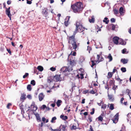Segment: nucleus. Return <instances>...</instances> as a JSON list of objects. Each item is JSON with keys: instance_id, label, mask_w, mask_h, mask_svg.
Masks as SVG:
<instances>
[{"instance_id": "f257e3e1", "label": "nucleus", "mask_w": 131, "mask_h": 131, "mask_svg": "<svg viewBox=\"0 0 131 131\" xmlns=\"http://www.w3.org/2000/svg\"><path fill=\"white\" fill-rule=\"evenodd\" d=\"M71 7L74 13L79 12L83 9V6L81 2H78L71 5Z\"/></svg>"}, {"instance_id": "f03ea898", "label": "nucleus", "mask_w": 131, "mask_h": 131, "mask_svg": "<svg viewBox=\"0 0 131 131\" xmlns=\"http://www.w3.org/2000/svg\"><path fill=\"white\" fill-rule=\"evenodd\" d=\"M30 109L31 111H35L37 110V108L35 102H32Z\"/></svg>"}, {"instance_id": "7ed1b4c3", "label": "nucleus", "mask_w": 131, "mask_h": 131, "mask_svg": "<svg viewBox=\"0 0 131 131\" xmlns=\"http://www.w3.org/2000/svg\"><path fill=\"white\" fill-rule=\"evenodd\" d=\"M69 44H72L75 42L74 40V36H72L69 37Z\"/></svg>"}, {"instance_id": "20e7f679", "label": "nucleus", "mask_w": 131, "mask_h": 131, "mask_svg": "<svg viewBox=\"0 0 131 131\" xmlns=\"http://www.w3.org/2000/svg\"><path fill=\"white\" fill-rule=\"evenodd\" d=\"M6 9V14L9 17L10 19H11L12 15L10 13V7H9L7 8L5 7Z\"/></svg>"}, {"instance_id": "39448f33", "label": "nucleus", "mask_w": 131, "mask_h": 131, "mask_svg": "<svg viewBox=\"0 0 131 131\" xmlns=\"http://www.w3.org/2000/svg\"><path fill=\"white\" fill-rule=\"evenodd\" d=\"M83 30V27L82 25L79 26L78 27H76V30L75 32H77V31L79 32H81Z\"/></svg>"}, {"instance_id": "423d86ee", "label": "nucleus", "mask_w": 131, "mask_h": 131, "mask_svg": "<svg viewBox=\"0 0 131 131\" xmlns=\"http://www.w3.org/2000/svg\"><path fill=\"white\" fill-rule=\"evenodd\" d=\"M70 60V64L71 65H74L75 64L77 60L75 58H72Z\"/></svg>"}, {"instance_id": "0eeeda50", "label": "nucleus", "mask_w": 131, "mask_h": 131, "mask_svg": "<svg viewBox=\"0 0 131 131\" xmlns=\"http://www.w3.org/2000/svg\"><path fill=\"white\" fill-rule=\"evenodd\" d=\"M119 39V38L117 37H114L113 39V41L114 43L116 45H117L118 43Z\"/></svg>"}, {"instance_id": "6e6552de", "label": "nucleus", "mask_w": 131, "mask_h": 131, "mask_svg": "<svg viewBox=\"0 0 131 131\" xmlns=\"http://www.w3.org/2000/svg\"><path fill=\"white\" fill-rule=\"evenodd\" d=\"M70 17L69 16H67L65 19V21L64 22V25L65 26H67L68 24V21L69 20Z\"/></svg>"}, {"instance_id": "1a4fd4ad", "label": "nucleus", "mask_w": 131, "mask_h": 131, "mask_svg": "<svg viewBox=\"0 0 131 131\" xmlns=\"http://www.w3.org/2000/svg\"><path fill=\"white\" fill-rule=\"evenodd\" d=\"M73 47V49H74L75 51H77V49L78 48L79 44L77 45L76 43V42H74V43L72 44Z\"/></svg>"}, {"instance_id": "9d476101", "label": "nucleus", "mask_w": 131, "mask_h": 131, "mask_svg": "<svg viewBox=\"0 0 131 131\" xmlns=\"http://www.w3.org/2000/svg\"><path fill=\"white\" fill-rule=\"evenodd\" d=\"M118 113L116 114L114 116V118L113 120V123H115L116 122H117L118 119Z\"/></svg>"}, {"instance_id": "9b49d317", "label": "nucleus", "mask_w": 131, "mask_h": 131, "mask_svg": "<svg viewBox=\"0 0 131 131\" xmlns=\"http://www.w3.org/2000/svg\"><path fill=\"white\" fill-rule=\"evenodd\" d=\"M54 79L57 81H60L61 80L60 75H55L54 77Z\"/></svg>"}, {"instance_id": "f8f14e48", "label": "nucleus", "mask_w": 131, "mask_h": 131, "mask_svg": "<svg viewBox=\"0 0 131 131\" xmlns=\"http://www.w3.org/2000/svg\"><path fill=\"white\" fill-rule=\"evenodd\" d=\"M108 98L111 101H113L114 100V98L113 97V95H110L108 93Z\"/></svg>"}, {"instance_id": "ddd939ff", "label": "nucleus", "mask_w": 131, "mask_h": 131, "mask_svg": "<svg viewBox=\"0 0 131 131\" xmlns=\"http://www.w3.org/2000/svg\"><path fill=\"white\" fill-rule=\"evenodd\" d=\"M44 96L42 93H41L39 94L38 96V97L40 101H41L43 99Z\"/></svg>"}, {"instance_id": "4468645a", "label": "nucleus", "mask_w": 131, "mask_h": 131, "mask_svg": "<svg viewBox=\"0 0 131 131\" xmlns=\"http://www.w3.org/2000/svg\"><path fill=\"white\" fill-rule=\"evenodd\" d=\"M127 121L131 124V113H129L127 115Z\"/></svg>"}, {"instance_id": "2eb2a0df", "label": "nucleus", "mask_w": 131, "mask_h": 131, "mask_svg": "<svg viewBox=\"0 0 131 131\" xmlns=\"http://www.w3.org/2000/svg\"><path fill=\"white\" fill-rule=\"evenodd\" d=\"M62 71L64 72H68V68L67 67H64L61 69Z\"/></svg>"}, {"instance_id": "dca6fc26", "label": "nucleus", "mask_w": 131, "mask_h": 131, "mask_svg": "<svg viewBox=\"0 0 131 131\" xmlns=\"http://www.w3.org/2000/svg\"><path fill=\"white\" fill-rule=\"evenodd\" d=\"M128 61V59H122L121 60V62H122L123 64L127 63Z\"/></svg>"}, {"instance_id": "f3484780", "label": "nucleus", "mask_w": 131, "mask_h": 131, "mask_svg": "<svg viewBox=\"0 0 131 131\" xmlns=\"http://www.w3.org/2000/svg\"><path fill=\"white\" fill-rule=\"evenodd\" d=\"M91 19H90V18L89 19V21L90 23H94V18L93 16L91 17H90Z\"/></svg>"}, {"instance_id": "a211bd4d", "label": "nucleus", "mask_w": 131, "mask_h": 131, "mask_svg": "<svg viewBox=\"0 0 131 131\" xmlns=\"http://www.w3.org/2000/svg\"><path fill=\"white\" fill-rule=\"evenodd\" d=\"M35 115L37 121H41V119L39 116V114L36 113V114Z\"/></svg>"}, {"instance_id": "6ab92c4d", "label": "nucleus", "mask_w": 131, "mask_h": 131, "mask_svg": "<svg viewBox=\"0 0 131 131\" xmlns=\"http://www.w3.org/2000/svg\"><path fill=\"white\" fill-rule=\"evenodd\" d=\"M82 25L81 22L80 21H77L76 23V27Z\"/></svg>"}, {"instance_id": "aec40b11", "label": "nucleus", "mask_w": 131, "mask_h": 131, "mask_svg": "<svg viewBox=\"0 0 131 131\" xmlns=\"http://www.w3.org/2000/svg\"><path fill=\"white\" fill-rule=\"evenodd\" d=\"M37 69L40 71H42L43 70V68L41 66H39L37 68Z\"/></svg>"}, {"instance_id": "412c9836", "label": "nucleus", "mask_w": 131, "mask_h": 131, "mask_svg": "<svg viewBox=\"0 0 131 131\" xmlns=\"http://www.w3.org/2000/svg\"><path fill=\"white\" fill-rule=\"evenodd\" d=\"M113 73L112 72H109L108 74L107 78H111L113 75Z\"/></svg>"}, {"instance_id": "4be33fe9", "label": "nucleus", "mask_w": 131, "mask_h": 131, "mask_svg": "<svg viewBox=\"0 0 131 131\" xmlns=\"http://www.w3.org/2000/svg\"><path fill=\"white\" fill-rule=\"evenodd\" d=\"M100 55H97V58L98 60V61L99 62H100L101 61H102L103 60V58H100Z\"/></svg>"}, {"instance_id": "5701e85b", "label": "nucleus", "mask_w": 131, "mask_h": 131, "mask_svg": "<svg viewBox=\"0 0 131 131\" xmlns=\"http://www.w3.org/2000/svg\"><path fill=\"white\" fill-rule=\"evenodd\" d=\"M119 12L120 14L122 15L124 13L123 8L122 7H121L119 9Z\"/></svg>"}, {"instance_id": "b1692460", "label": "nucleus", "mask_w": 131, "mask_h": 131, "mask_svg": "<svg viewBox=\"0 0 131 131\" xmlns=\"http://www.w3.org/2000/svg\"><path fill=\"white\" fill-rule=\"evenodd\" d=\"M25 96L26 95L25 94H22L20 97V99L23 100H24L25 99Z\"/></svg>"}, {"instance_id": "393cba45", "label": "nucleus", "mask_w": 131, "mask_h": 131, "mask_svg": "<svg viewBox=\"0 0 131 131\" xmlns=\"http://www.w3.org/2000/svg\"><path fill=\"white\" fill-rule=\"evenodd\" d=\"M108 58L109 59V61H112V57L111 54H109L108 56Z\"/></svg>"}, {"instance_id": "a878e982", "label": "nucleus", "mask_w": 131, "mask_h": 131, "mask_svg": "<svg viewBox=\"0 0 131 131\" xmlns=\"http://www.w3.org/2000/svg\"><path fill=\"white\" fill-rule=\"evenodd\" d=\"M109 108L111 110H113L114 109V105L113 104H110Z\"/></svg>"}, {"instance_id": "bb28decb", "label": "nucleus", "mask_w": 131, "mask_h": 131, "mask_svg": "<svg viewBox=\"0 0 131 131\" xmlns=\"http://www.w3.org/2000/svg\"><path fill=\"white\" fill-rule=\"evenodd\" d=\"M120 41H121L119 42V44H120L123 45H125L126 44V42L123 41L121 39Z\"/></svg>"}, {"instance_id": "cd10ccee", "label": "nucleus", "mask_w": 131, "mask_h": 131, "mask_svg": "<svg viewBox=\"0 0 131 131\" xmlns=\"http://www.w3.org/2000/svg\"><path fill=\"white\" fill-rule=\"evenodd\" d=\"M68 72H69L73 70V67L71 65L68 67Z\"/></svg>"}, {"instance_id": "c85d7f7f", "label": "nucleus", "mask_w": 131, "mask_h": 131, "mask_svg": "<svg viewBox=\"0 0 131 131\" xmlns=\"http://www.w3.org/2000/svg\"><path fill=\"white\" fill-rule=\"evenodd\" d=\"M72 51H71V53H70V54L68 56V59H69V58L70 57L71 55H72L73 56H76V53L75 52H73V53L72 54H71L72 53Z\"/></svg>"}, {"instance_id": "c756f323", "label": "nucleus", "mask_w": 131, "mask_h": 131, "mask_svg": "<svg viewBox=\"0 0 131 131\" xmlns=\"http://www.w3.org/2000/svg\"><path fill=\"white\" fill-rule=\"evenodd\" d=\"M107 19L108 18H107L105 17L103 20V22H105L106 24H108L109 21L108 20H107Z\"/></svg>"}, {"instance_id": "7c9ffc66", "label": "nucleus", "mask_w": 131, "mask_h": 131, "mask_svg": "<svg viewBox=\"0 0 131 131\" xmlns=\"http://www.w3.org/2000/svg\"><path fill=\"white\" fill-rule=\"evenodd\" d=\"M85 59L84 57L83 56H81L80 58V60L81 62H82Z\"/></svg>"}, {"instance_id": "2f4dec72", "label": "nucleus", "mask_w": 131, "mask_h": 131, "mask_svg": "<svg viewBox=\"0 0 131 131\" xmlns=\"http://www.w3.org/2000/svg\"><path fill=\"white\" fill-rule=\"evenodd\" d=\"M27 89L29 91H30L31 90V85H28L27 87Z\"/></svg>"}, {"instance_id": "473e14b6", "label": "nucleus", "mask_w": 131, "mask_h": 131, "mask_svg": "<svg viewBox=\"0 0 131 131\" xmlns=\"http://www.w3.org/2000/svg\"><path fill=\"white\" fill-rule=\"evenodd\" d=\"M77 128L76 126L73 125L71 127V130H75Z\"/></svg>"}, {"instance_id": "72a5a7b5", "label": "nucleus", "mask_w": 131, "mask_h": 131, "mask_svg": "<svg viewBox=\"0 0 131 131\" xmlns=\"http://www.w3.org/2000/svg\"><path fill=\"white\" fill-rule=\"evenodd\" d=\"M98 119L99 121H102L103 120V117L102 116H100L98 118Z\"/></svg>"}, {"instance_id": "f704fd0d", "label": "nucleus", "mask_w": 131, "mask_h": 131, "mask_svg": "<svg viewBox=\"0 0 131 131\" xmlns=\"http://www.w3.org/2000/svg\"><path fill=\"white\" fill-rule=\"evenodd\" d=\"M56 119L57 118L56 117H53L52 118V119L51 121V122L52 123L54 122V121L56 120Z\"/></svg>"}, {"instance_id": "c9c22d12", "label": "nucleus", "mask_w": 131, "mask_h": 131, "mask_svg": "<svg viewBox=\"0 0 131 131\" xmlns=\"http://www.w3.org/2000/svg\"><path fill=\"white\" fill-rule=\"evenodd\" d=\"M61 101L60 100H58L57 103V106H59L60 105V104L61 102Z\"/></svg>"}, {"instance_id": "e433bc0d", "label": "nucleus", "mask_w": 131, "mask_h": 131, "mask_svg": "<svg viewBox=\"0 0 131 131\" xmlns=\"http://www.w3.org/2000/svg\"><path fill=\"white\" fill-rule=\"evenodd\" d=\"M121 70L123 72H125L126 71V69L125 68H121Z\"/></svg>"}, {"instance_id": "4c0bfd02", "label": "nucleus", "mask_w": 131, "mask_h": 131, "mask_svg": "<svg viewBox=\"0 0 131 131\" xmlns=\"http://www.w3.org/2000/svg\"><path fill=\"white\" fill-rule=\"evenodd\" d=\"M117 88V86L114 85V86L113 87L112 89L115 90H115Z\"/></svg>"}, {"instance_id": "58836bf2", "label": "nucleus", "mask_w": 131, "mask_h": 131, "mask_svg": "<svg viewBox=\"0 0 131 131\" xmlns=\"http://www.w3.org/2000/svg\"><path fill=\"white\" fill-rule=\"evenodd\" d=\"M31 84L33 85H34L35 84V82L34 80H32L31 81Z\"/></svg>"}, {"instance_id": "ea45409f", "label": "nucleus", "mask_w": 131, "mask_h": 131, "mask_svg": "<svg viewBox=\"0 0 131 131\" xmlns=\"http://www.w3.org/2000/svg\"><path fill=\"white\" fill-rule=\"evenodd\" d=\"M116 80L118 81H119L120 83H121V82L122 81V80L120 79L119 78H116Z\"/></svg>"}, {"instance_id": "a19ab883", "label": "nucleus", "mask_w": 131, "mask_h": 131, "mask_svg": "<svg viewBox=\"0 0 131 131\" xmlns=\"http://www.w3.org/2000/svg\"><path fill=\"white\" fill-rule=\"evenodd\" d=\"M52 81V79L50 77L48 79V82L50 83Z\"/></svg>"}, {"instance_id": "79ce46f5", "label": "nucleus", "mask_w": 131, "mask_h": 131, "mask_svg": "<svg viewBox=\"0 0 131 131\" xmlns=\"http://www.w3.org/2000/svg\"><path fill=\"white\" fill-rule=\"evenodd\" d=\"M50 69L52 71H55L56 70V68L53 67L51 68Z\"/></svg>"}, {"instance_id": "37998d69", "label": "nucleus", "mask_w": 131, "mask_h": 131, "mask_svg": "<svg viewBox=\"0 0 131 131\" xmlns=\"http://www.w3.org/2000/svg\"><path fill=\"white\" fill-rule=\"evenodd\" d=\"M28 75V73H26L25 75H23V78H25Z\"/></svg>"}, {"instance_id": "c03bdc74", "label": "nucleus", "mask_w": 131, "mask_h": 131, "mask_svg": "<svg viewBox=\"0 0 131 131\" xmlns=\"http://www.w3.org/2000/svg\"><path fill=\"white\" fill-rule=\"evenodd\" d=\"M91 62H92V64L91 66V67H93L95 65V63H94V62L93 60Z\"/></svg>"}, {"instance_id": "a18cd8bd", "label": "nucleus", "mask_w": 131, "mask_h": 131, "mask_svg": "<svg viewBox=\"0 0 131 131\" xmlns=\"http://www.w3.org/2000/svg\"><path fill=\"white\" fill-rule=\"evenodd\" d=\"M62 129L63 131H65L66 126L64 125H63L62 126Z\"/></svg>"}, {"instance_id": "49530a36", "label": "nucleus", "mask_w": 131, "mask_h": 131, "mask_svg": "<svg viewBox=\"0 0 131 131\" xmlns=\"http://www.w3.org/2000/svg\"><path fill=\"white\" fill-rule=\"evenodd\" d=\"M46 106L45 105H43L41 108V109L44 110L45 108H46Z\"/></svg>"}, {"instance_id": "de8ad7c7", "label": "nucleus", "mask_w": 131, "mask_h": 131, "mask_svg": "<svg viewBox=\"0 0 131 131\" xmlns=\"http://www.w3.org/2000/svg\"><path fill=\"white\" fill-rule=\"evenodd\" d=\"M92 112H91L90 113V114L91 115H93L94 113V111H95L94 109V108H93L92 109Z\"/></svg>"}, {"instance_id": "09e8293b", "label": "nucleus", "mask_w": 131, "mask_h": 131, "mask_svg": "<svg viewBox=\"0 0 131 131\" xmlns=\"http://www.w3.org/2000/svg\"><path fill=\"white\" fill-rule=\"evenodd\" d=\"M114 13L115 14H117L118 13V11L116 9H114Z\"/></svg>"}, {"instance_id": "8fccbe9b", "label": "nucleus", "mask_w": 131, "mask_h": 131, "mask_svg": "<svg viewBox=\"0 0 131 131\" xmlns=\"http://www.w3.org/2000/svg\"><path fill=\"white\" fill-rule=\"evenodd\" d=\"M88 120L90 122H91L92 121V118L90 117H89L88 118Z\"/></svg>"}, {"instance_id": "3c124183", "label": "nucleus", "mask_w": 131, "mask_h": 131, "mask_svg": "<svg viewBox=\"0 0 131 131\" xmlns=\"http://www.w3.org/2000/svg\"><path fill=\"white\" fill-rule=\"evenodd\" d=\"M111 26L112 27V29L113 30H115V25L113 24H112L111 25Z\"/></svg>"}, {"instance_id": "603ef678", "label": "nucleus", "mask_w": 131, "mask_h": 131, "mask_svg": "<svg viewBox=\"0 0 131 131\" xmlns=\"http://www.w3.org/2000/svg\"><path fill=\"white\" fill-rule=\"evenodd\" d=\"M90 93L92 94H94L95 93V92H94V91L93 90H92L90 91L89 92Z\"/></svg>"}, {"instance_id": "864d4df0", "label": "nucleus", "mask_w": 131, "mask_h": 131, "mask_svg": "<svg viewBox=\"0 0 131 131\" xmlns=\"http://www.w3.org/2000/svg\"><path fill=\"white\" fill-rule=\"evenodd\" d=\"M89 130V131H94L93 129L91 126H90V128Z\"/></svg>"}, {"instance_id": "5fc2aeb1", "label": "nucleus", "mask_w": 131, "mask_h": 131, "mask_svg": "<svg viewBox=\"0 0 131 131\" xmlns=\"http://www.w3.org/2000/svg\"><path fill=\"white\" fill-rule=\"evenodd\" d=\"M91 50V48L90 47L88 46V49L87 50L89 51V53H90V51Z\"/></svg>"}, {"instance_id": "6e6d98bb", "label": "nucleus", "mask_w": 131, "mask_h": 131, "mask_svg": "<svg viewBox=\"0 0 131 131\" xmlns=\"http://www.w3.org/2000/svg\"><path fill=\"white\" fill-rule=\"evenodd\" d=\"M67 119V116H64L63 118V119L64 120H65L66 119Z\"/></svg>"}, {"instance_id": "4d7b16f0", "label": "nucleus", "mask_w": 131, "mask_h": 131, "mask_svg": "<svg viewBox=\"0 0 131 131\" xmlns=\"http://www.w3.org/2000/svg\"><path fill=\"white\" fill-rule=\"evenodd\" d=\"M111 21L112 22H115V19L114 18H112L111 19Z\"/></svg>"}, {"instance_id": "13d9d810", "label": "nucleus", "mask_w": 131, "mask_h": 131, "mask_svg": "<svg viewBox=\"0 0 131 131\" xmlns=\"http://www.w3.org/2000/svg\"><path fill=\"white\" fill-rule=\"evenodd\" d=\"M79 75L81 78L82 79L83 78V74H80Z\"/></svg>"}, {"instance_id": "bf43d9fd", "label": "nucleus", "mask_w": 131, "mask_h": 131, "mask_svg": "<svg viewBox=\"0 0 131 131\" xmlns=\"http://www.w3.org/2000/svg\"><path fill=\"white\" fill-rule=\"evenodd\" d=\"M126 51V49H124L122 50V52L123 53H124Z\"/></svg>"}, {"instance_id": "052dcab7", "label": "nucleus", "mask_w": 131, "mask_h": 131, "mask_svg": "<svg viewBox=\"0 0 131 131\" xmlns=\"http://www.w3.org/2000/svg\"><path fill=\"white\" fill-rule=\"evenodd\" d=\"M27 97L28 98L31 99V96L30 95H28L27 96Z\"/></svg>"}, {"instance_id": "680f3d73", "label": "nucleus", "mask_w": 131, "mask_h": 131, "mask_svg": "<svg viewBox=\"0 0 131 131\" xmlns=\"http://www.w3.org/2000/svg\"><path fill=\"white\" fill-rule=\"evenodd\" d=\"M11 105L10 103H8L7 106V107L8 108H9V106Z\"/></svg>"}, {"instance_id": "e2e57ef3", "label": "nucleus", "mask_w": 131, "mask_h": 131, "mask_svg": "<svg viewBox=\"0 0 131 131\" xmlns=\"http://www.w3.org/2000/svg\"><path fill=\"white\" fill-rule=\"evenodd\" d=\"M27 3L30 4L31 3V2L30 1L27 0Z\"/></svg>"}, {"instance_id": "0e129e2a", "label": "nucleus", "mask_w": 131, "mask_h": 131, "mask_svg": "<svg viewBox=\"0 0 131 131\" xmlns=\"http://www.w3.org/2000/svg\"><path fill=\"white\" fill-rule=\"evenodd\" d=\"M61 129L59 130V129H58L53 130L52 129V130L53 131H61Z\"/></svg>"}, {"instance_id": "69168bd1", "label": "nucleus", "mask_w": 131, "mask_h": 131, "mask_svg": "<svg viewBox=\"0 0 131 131\" xmlns=\"http://www.w3.org/2000/svg\"><path fill=\"white\" fill-rule=\"evenodd\" d=\"M88 92H89V91L88 90H85V91H83V93H88Z\"/></svg>"}, {"instance_id": "338daca9", "label": "nucleus", "mask_w": 131, "mask_h": 131, "mask_svg": "<svg viewBox=\"0 0 131 131\" xmlns=\"http://www.w3.org/2000/svg\"><path fill=\"white\" fill-rule=\"evenodd\" d=\"M7 3L9 5L11 3V1H8L7 2Z\"/></svg>"}, {"instance_id": "774afa93", "label": "nucleus", "mask_w": 131, "mask_h": 131, "mask_svg": "<svg viewBox=\"0 0 131 131\" xmlns=\"http://www.w3.org/2000/svg\"><path fill=\"white\" fill-rule=\"evenodd\" d=\"M124 100V98H122L121 99V101H120V102L121 103H123V101Z\"/></svg>"}]
</instances>
